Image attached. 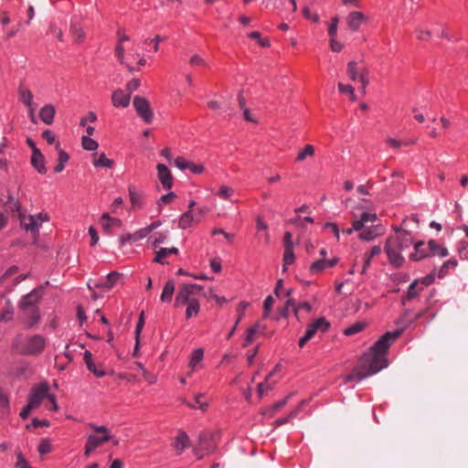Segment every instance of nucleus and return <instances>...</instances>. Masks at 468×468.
<instances>
[{
  "instance_id": "obj_24",
  "label": "nucleus",
  "mask_w": 468,
  "mask_h": 468,
  "mask_svg": "<svg viewBox=\"0 0 468 468\" xmlns=\"http://www.w3.org/2000/svg\"><path fill=\"white\" fill-rule=\"evenodd\" d=\"M120 279L121 274L119 272L112 271L107 275L105 281L101 282L99 286L105 290H110L115 286Z\"/></svg>"
},
{
  "instance_id": "obj_22",
  "label": "nucleus",
  "mask_w": 468,
  "mask_h": 468,
  "mask_svg": "<svg viewBox=\"0 0 468 468\" xmlns=\"http://www.w3.org/2000/svg\"><path fill=\"white\" fill-rule=\"evenodd\" d=\"M56 113L55 107L52 104H46L39 112L41 121L46 124H51Z\"/></svg>"
},
{
  "instance_id": "obj_45",
  "label": "nucleus",
  "mask_w": 468,
  "mask_h": 468,
  "mask_svg": "<svg viewBox=\"0 0 468 468\" xmlns=\"http://www.w3.org/2000/svg\"><path fill=\"white\" fill-rule=\"evenodd\" d=\"M70 32L77 41H80L84 37V33L80 26L77 24H71Z\"/></svg>"
},
{
  "instance_id": "obj_61",
  "label": "nucleus",
  "mask_w": 468,
  "mask_h": 468,
  "mask_svg": "<svg viewBox=\"0 0 468 468\" xmlns=\"http://www.w3.org/2000/svg\"><path fill=\"white\" fill-rule=\"evenodd\" d=\"M149 234V231L147 230L146 227L145 228H143L137 231H135L133 236V240L134 241H137V240H140V239H144L147 235Z\"/></svg>"
},
{
  "instance_id": "obj_8",
  "label": "nucleus",
  "mask_w": 468,
  "mask_h": 468,
  "mask_svg": "<svg viewBox=\"0 0 468 468\" xmlns=\"http://www.w3.org/2000/svg\"><path fill=\"white\" fill-rule=\"evenodd\" d=\"M215 436L210 433H200L198 436V445L194 450L197 459H201L205 453H211L215 451Z\"/></svg>"
},
{
  "instance_id": "obj_13",
  "label": "nucleus",
  "mask_w": 468,
  "mask_h": 468,
  "mask_svg": "<svg viewBox=\"0 0 468 468\" xmlns=\"http://www.w3.org/2000/svg\"><path fill=\"white\" fill-rule=\"evenodd\" d=\"M157 176L164 189H171L173 186L174 179L168 167L164 164H158L156 166Z\"/></svg>"
},
{
  "instance_id": "obj_30",
  "label": "nucleus",
  "mask_w": 468,
  "mask_h": 468,
  "mask_svg": "<svg viewBox=\"0 0 468 468\" xmlns=\"http://www.w3.org/2000/svg\"><path fill=\"white\" fill-rule=\"evenodd\" d=\"M311 326L317 332H325L330 326V323L324 317H319L310 324Z\"/></svg>"
},
{
  "instance_id": "obj_25",
  "label": "nucleus",
  "mask_w": 468,
  "mask_h": 468,
  "mask_svg": "<svg viewBox=\"0 0 468 468\" xmlns=\"http://www.w3.org/2000/svg\"><path fill=\"white\" fill-rule=\"evenodd\" d=\"M175 292V282L173 280H169L165 282L162 294L161 301L164 303H168L172 300L173 294Z\"/></svg>"
},
{
  "instance_id": "obj_6",
  "label": "nucleus",
  "mask_w": 468,
  "mask_h": 468,
  "mask_svg": "<svg viewBox=\"0 0 468 468\" xmlns=\"http://www.w3.org/2000/svg\"><path fill=\"white\" fill-rule=\"evenodd\" d=\"M88 426L94 431L95 433L101 434L98 436L96 434H90L87 437V441L85 445L84 455L85 457H89L90 453L96 450L100 445L109 441L112 440L111 431L103 425H96L94 423H88Z\"/></svg>"
},
{
  "instance_id": "obj_23",
  "label": "nucleus",
  "mask_w": 468,
  "mask_h": 468,
  "mask_svg": "<svg viewBox=\"0 0 468 468\" xmlns=\"http://www.w3.org/2000/svg\"><path fill=\"white\" fill-rule=\"evenodd\" d=\"M189 438L185 431H180L179 434L175 438L173 442L174 449L178 454H181L184 450L188 446Z\"/></svg>"
},
{
  "instance_id": "obj_39",
  "label": "nucleus",
  "mask_w": 468,
  "mask_h": 468,
  "mask_svg": "<svg viewBox=\"0 0 468 468\" xmlns=\"http://www.w3.org/2000/svg\"><path fill=\"white\" fill-rule=\"evenodd\" d=\"M144 325V314L142 312L135 328L136 348L140 346V335Z\"/></svg>"
},
{
  "instance_id": "obj_60",
  "label": "nucleus",
  "mask_w": 468,
  "mask_h": 468,
  "mask_svg": "<svg viewBox=\"0 0 468 468\" xmlns=\"http://www.w3.org/2000/svg\"><path fill=\"white\" fill-rule=\"evenodd\" d=\"M89 235L90 237V245L95 246L99 241V235L96 229L92 226L89 228Z\"/></svg>"
},
{
  "instance_id": "obj_20",
  "label": "nucleus",
  "mask_w": 468,
  "mask_h": 468,
  "mask_svg": "<svg viewBox=\"0 0 468 468\" xmlns=\"http://www.w3.org/2000/svg\"><path fill=\"white\" fill-rule=\"evenodd\" d=\"M129 197L133 209L141 208L143 207L144 194L138 192L136 187L133 185L128 187Z\"/></svg>"
},
{
  "instance_id": "obj_16",
  "label": "nucleus",
  "mask_w": 468,
  "mask_h": 468,
  "mask_svg": "<svg viewBox=\"0 0 468 468\" xmlns=\"http://www.w3.org/2000/svg\"><path fill=\"white\" fill-rule=\"evenodd\" d=\"M112 104L116 108H126L130 104V93H125L122 90L118 89L112 95Z\"/></svg>"
},
{
  "instance_id": "obj_51",
  "label": "nucleus",
  "mask_w": 468,
  "mask_h": 468,
  "mask_svg": "<svg viewBox=\"0 0 468 468\" xmlns=\"http://www.w3.org/2000/svg\"><path fill=\"white\" fill-rule=\"evenodd\" d=\"M190 162L182 156H178L174 160V165L180 170L184 171L188 168Z\"/></svg>"
},
{
  "instance_id": "obj_36",
  "label": "nucleus",
  "mask_w": 468,
  "mask_h": 468,
  "mask_svg": "<svg viewBox=\"0 0 468 468\" xmlns=\"http://www.w3.org/2000/svg\"><path fill=\"white\" fill-rule=\"evenodd\" d=\"M10 411L9 399L7 396L0 389V413L5 416Z\"/></svg>"
},
{
  "instance_id": "obj_59",
  "label": "nucleus",
  "mask_w": 468,
  "mask_h": 468,
  "mask_svg": "<svg viewBox=\"0 0 468 468\" xmlns=\"http://www.w3.org/2000/svg\"><path fill=\"white\" fill-rule=\"evenodd\" d=\"M140 87V80L138 79H133L129 81L126 85V93L132 94L133 91L136 90Z\"/></svg>"
},
{
  "instance_id": "obj_3",
  "label": "nucleus",
  "mask_w": 468,
  "mask_h": 468,
  "mask_svg": "<svg viewBox=\"0 0 468 468\" xmlns=\"http://www.w3.org/2000/svg\"><path fill=\"white\" fill-rule=\"evenodd\" d=\"M47 345V340L40 335H17L13 342L14 351L22 356H38Z\"/></svg>"
},
{
  "instance_id": "obj_43",
  "label": "nucleus",
  "mask_w": 468,
  "mask_h": 468,
  "mask_svg": "<svg viewBox=\"0 0 468 468\" xmlns=\"http://www.w3.org/2000/svg\"><path fill=\"white\" fill-rule=\"evenodd\" d=\"M38 452L43 455L51 451V443L48 439H42L38 445Z\"/></svg>"
},
{
  "instance_id": "obj_56",
  "label": "nucleus",
  "mask_w": 468,
  "mask_h": 468,
  "mask_svg": "<svg viewBox=\"0 0 468 468\" xmlns=\"http://www.w3.org/2000/svg\"><path fill=\"white\" fill-rule=\"evenodd\" d=\"M381 251H382L381 247L379 245H375L370 249V250H368L365 253V257H367L368 259H370L372 261V259L374 257L379 255Z\"/></svg>"
},
{
  "instance_id": "obj_46",
  "label": "nucleus",
  "mask_w": 468,
  "mask_h": 468,
  "mask_svg": "<svg viewBox=\"0 0 468 468\" xmlns=\"http://www.w3.org/2000/svg\"><path fill=\"white\" fill-rule=\"evenodd\" d=\"M124 51H125V49L123 47V43L117 41V44L115 47V54H116V57L121 64H125Z\"/></svg>"
},
{
  "instance_id": "obj_63",
  "label": "nucleus",
  "mask_w": 468,
  "mask_h": 468,
  "mask_svg": "<svg viewBox=\"0 0 468 468\" xmlns=\"http://www.w3.org/2000/svg\"><path fill=\"white\" fill-rule=\"evenodd\" d=\"M304 17L307 19L313 20L314 22L319 21V16L317 14H312L310 8L308 6H305L303 10Z\"/></svg>"
},
{
  "instance_id": "obj_14",
  "label": "nucleus",
  "mask_w": 468,
  "mask_h": 468,
  "mask_svg": "<svg viewBox=\"0 0 468 468\" xmlns=\"http://www.w3.org/2000/svg\"><path fill=\"white\" fill-rule=\"evenodd\" d=\"M338 262V258L335 257L330 260L319 259L313 262L310 266V272L312 274H318L327 268H332Z\"/></svg>"
},
{
  "instance_id": "obj_2",
  "label": "nucleus",
  "mask_w": 468,
  "mask_h": 468,
  "mask_svg": "<svg viewBox=\"0 0 468 468\" xmlns=\"http://www.w3.org/2000/svg\"><path fill=\"white\" fill-rule=\"evenodd\" d=\"M413 244L412 236L409 231L396 229V233L389 236L385 244V251L390 264L395 268L401 267L405 261L402 253Z\"/></svg>"
},
{
  "instance_id": "obj_41",
  "label": "nucleus",
  "mask_w": 468,
  "mask_h": 468,
  "mask_svg": "<svg viewBox=\"0 0 468 468\" xmlns=\"http://www.w3.org/2000/svg\"><path fill=\"white\" fill-rule=\"evenodd\" d=\"M176 197V195L174 192H169L165 195H163L159 200L157 201V205L159 207L170 204L174 201V199Z\"/></svg>"
},
{
  "instance_id": "obj_5",
  "label": "nucleus",
  "mask_w": 468,
  "mask_h": 468,
  "mask_svg": "<svg viewBox=\"0 0 468 468\" xmlns=\"http://www.w3.org/2000/svg\"><path fill=\"white\" fill-rule=\"evenodd\" d=\"M413 246L414 251L410 253V258L415 261L435 255L443 258L449 254L446 248L438 245L433 239H431L428 243L418 241Z\"/></svg>"
},
{
  "instance_id": "obj_4",
  "label": "nucleus",
  "mask_w": 468,
  "mask_h": 468,
  "mask_svg": "<svg viewBox=\"0 0 468 468\" xmlns=\"http://www.w3.org/2000/svg\"><path fill=\"white\" fill-rule=\"evenodd\" d=\"M11 199V209H16L18 213V218L20 221L21 227L27 231L30 232L34 235L38 234L39 229L42 224L48 220V217L42 213L37 215H25L20 211V207L16 201L13 198Z\"/></svg>"
},
{
  "instance_id": "obj_47",
  "label": "nucleus",
  "mask_w": 468,
  "mask_h": 468,
  "mask_svg": "<svg viewBox=\"0 0 468 468\" xmlns=\"http://www.w3.org/2000/svg\"><path fill=\"white\" fill-rule=\"evenodd\" d=\"M364 327H365L364 324H361V323L355 324L347 327L345 330V335H355V334L362 331L364 329Z\"/></svg>"
},
{
  "instance_id": "obj_50",
  "label": "nucleus",
  "mask_w": 468,
  "mask_h": 468,
  "mask_svg": "<svg viewBox=\"0 0 468 468\" xmlns=\"http://www.w3.org/2000/svg\"><path fill=\"white\" fill-rule=\"evenodd\" d=\"M234 190L227 186H221L219 187V190H218V196L220 197V198H223V199H228L232 194H233Z\"/></svg>"
},
{
  "instance_id": "obj_52",
  "label": "nucleus",
  "mask_w": 468,
  "mask_h": 468,
  "mask_svg": "<svg viewBox=\"0 0 468 468\" xmlns=\"http://www.w3.org/2000/svg\"><path fill=\"white\" fill-rule=\"evenodd\" d=\"M189 63L191 64V66L193 67H196V66H207V61L201 58L199 55H193L190 59H189Z\"/></svg>"
},
{
  "instance_id": "obj_1",
  "label": "nucleus",
  "mask_w": 468,
  "mask_h": 468,
  "mask_svg": "<svg viewBox=\"0 0 468 468\" xmlns=\"http://www.w3.org/2000/svg\"><path fill=\"white\" fill-rule=\"evenodd\" d=\"M400 331L388 332L383 335L365 353L356 367L348 374L345 382L353 380L361 381L367 377L373 376L388 367L387 352L391 345L399 335Z\"/></svg>"
},
{
  "instance_id": "obj_15",
  "label": "nucleus",
  "mask_w": 468,
  "mask_h": 468,
  "mask_svg": "<svg viewBox=\"0 0 468 468\" xmlns=\"http://www.w3.org/2000/svg\"><path fill=\"white\" fill-rule=\"evenodd\" d=\"M384 233V229L380 225H374L373 227L364 228L363 231L359 234V239L364 241H371L377 237Z\"/></svg>"
},
{
  "instance_id": "obj_28",
  "label": "nucleus",
  "mask_w": 468,
  "mask_h": 468,
  "mask_svg": "<svg viewBox=\"0 0 468 468\" xmlns=\"http://www.w3.org/2000/svg\"><path fill=\"white\" fill-rule=\"evenodd\" d=\"M195 222V218L190 210L183 213L178 220V227L182 229H186L191 227L192 223Z\"/></svg>"
},
{
  "instance_id": "obj_27",
  "label": "nucleus",
  "mask_w": 468,
  "mask_h": 468,
  "mask_svg": "<svg viewBox=\"0 0 468 468\" xmlns=\"http://www.w3.org/2000/svg\"><path fill=\"white\" fill-rule=\"evenodd\" d=\"M204 397H205L204 393H198L195 396V404L186 402V401H184V402L186 404L187 407H189L191 409L198 408L202 411H205L207 408L208 403L207 400L204 399Z\"/></svg>"
},
{
  "instance_id": "obj_33",
  "label": "nucleus",
  "mask_w": 468,
  "mask_h": 468,
  "mask_svg": "<svg viewBox=\"0 0 468 468\" xmlns=\"http://www.w3.org/2000/svg\"><path fill=\"white\" fill-rule=\"evenodd\" d=\"M69 156L65 151L59 150L58 157V164L54 167V171L56 173L62 172L65 167V164L69 161Z\"/></svg>"
},
{
  "instance_id": "obj_21",
  "label": "nucleus",
  "mask_w": 468,
  "mask_h": 468,
  "mask_svg": "<svg viewBox=\"0 0 468 468\" xmlns=\"http://www.w3.org/2000/svg\"><path fill=\"white\" fill-rule=\"evenodd\" d=\"M19 98H20V101L28 107L29 109V114L31 116V120L34 122V107L32 105V101H33V94L32 92L27 90V89H25V88H20L19 89Z\"/></svg>"
},
{
  "instance_id": "obj_35",
  "label": "nucleus",
  "mask_w": 468,
  "mask_h": 468,
  "mask_svg": "<svg viewBox=\"0 0 468 468\" xmlns=\"http://www.w3.org/2000/svg\"><path fill=\"white\" fill-rule=\"evenodd\" d=\"M314 154V147L311 144H306L304 148L299 152L296 156L297 162H303L305 158L311 157Z\"/></svg>"
},
{
  "instance_id": "obj_44",
  "label": "nucleus",
  "mask_w": 468,
  "mask_h": 468,
  "mask_svg": "<svg viewBox=\"0 0 468 468\" xmlns=\"http://www.w3.org/2000/svg\"><path fill=\"white\" fill-rule=\"evenodd\" d=\"M457 265V261L454 260H449L445 261L439 271V277L446 275L449 268H454Z\"/></svg>"
},
{
  "instance_id": "obj_38",
  "label": "nucleus",
  "mask_w": 468,
  "mask_h": 468,
  "mask_svg": "<svg viewBox=\"0 0 468 468\" xmlns=\"http://www.w3.org/2000/svg\"><path fill=\"white\" fill-rule=\"evenodd\" d=\"M295 260V255L293 252V248L284 249V254H283V271H286V266L291 265L293 263Z\"/></svg>"
},
{
  "instance_id": "obj_40",
  "label": "nucleus",
  "mask_w": 468,
  "mask_h": 468,
  "mask_svg": "<svg viewBox=\"0 0 468 468\" xmlns=\"http://www.w3.org/2000/svg\"><path fill=\"white\" fill-rule=\"evenodd\" d=\"M170 255L167 248H161L159 250L155 252V257L154 259V262H158L161 264H165V258Z\"/></svg>"
},
{
  "instance_id": "obj_54",
  "label": "nucleus",
  "mask_w": 468,
  "mask_h": 468,
  "mask_svg": "<svg viewBox=\"0 0 468 468\" xmlns=\"http://www.w3.org/2000/svg\"><path fill=\"white\" fill-rule=\"evenodd\" d=\"M324 229H329L337 240L340 239V230L335 222H326L324 225Z\"/></svg>"
},
{
  "instance_id": "obj_62",
  "label": "nucleus",
  "mask_w": 468,
  "mask_h": 468,
  "mask_svg": "<svg viewBox=\"0 0 468 468\" xmlns=\"http://www.w3.org/2000/svg\"><path fill=\"white\" fill-rule=\"evenodd\" d=\"M188 169L193 174H197V175L202 174L204 172V170H205L203 165H201V164H194V163H190L189 164Z\"/></svg>"
},
{
  "instance_id": "obj_18",
  "label": "nucleus",
  "mask_w": 468,
  "mask_h": 468,
  "mask_svg": "<svg viewBox=\"0 0 468 468\" xmlns=\"http://www.w3.org/2000/svg\"><path fill=\"white\" fill-rule=\"evenodd\" d=\"M31 164L38 173L45 174L47 172L45 157L37 147H34L33 149Z\"/></svg>"
},
{
  "instance_id": "obj_57",
  "label": "nucleus",
  "mask_w": 468,
  "mask_h": 468,
  "mask_svg": "<svg viewBox=\"0 0 468 468\" xmlns=\"http://www.w3.org/2000/svg\"><path fill=\"white\" fill-rule=\"evenodd\" d=\"M300 310H304L307 313H311L312 312V306L307 302H303V303H299L294 308V314H295V316L298 317V314H299Z\"/></svg>"
},
{
  "instance_id": "obj_37",
  "label": "nucleus",
  "mask_w": 468,
  "mask_h": 468,
  "mask_svg": "<svg viewBox=\"0 0 468 468\" xmlns=\"http://www.w3.org/2000/svg\"><path fill=\"white\" fill-rule=\"evenodd\" d=\"M81 145L87 151H95L99 144L98 143L91 139L90 136L83 135L81 138Z\"/></svg>"
},
{
  "instance_id": "obj_10",
  "label": "nucleus",
  "mask_w": 468,
  "mask_h": 468,
  "mask_svg": "<svg viewBox=\"0 0 468 468\" xmlns=\"http://www.w3.org/2000/svg\"><path fill=\"white\" fill-rule=\"evenodd\" d=\"M137 114L146 122L151 123L154 118L153 111L145 98L135 96L133 101Z\"/></svg>"
},
{
  "instance_id": "obj_42",
  "label": "nucleus",
  "mask_w": 468,
  "mask_h": 468,
  "mask_svg": "<svg viewBox=\"0 0 468 468\" xmlns=\"http://www.w3.org/2000/svg\"><path fill=\"white\" fill-rule=\"evenodd\" d=\"M271 377V373L266 377L265 382L258 385V393L260 397H262L265 392L271 389V385L269 383V378Z\"/></svg>"
},
{
  "instance_id": "obj_31",
  "label": "nucleus",
  "mask_w": 468,
  "mask_h": 468,
  "mask_svg": "<svg viewBox=\"0 0 468 468\" xmlns=\"http://www.w3.org/2000/svg\"><path fill=\"white\" fill-rule=\"evenodd\" d=\"M423 290V287L420 285L419 281H414L412 283L410 284L407 292V300L410 301L413 298H415L421 291Z\"/></svg>"
},
{
  "instance_id": "obj_48",
  "label": "nucleus",
  "mask_w": 468,
  "mask_h": 468,
  "mask_svg": "<svg viewBox=\"0 0 468 468\" xmlns=\"http://www.w3.org/2000/svg\"><path fill=\"white\" fill-rule=\"evenodd\" d=\"M16 467L17 468H31L30 465L27 463V462L26 461L22 452H16Z\"/></svg>"
},
{
  "instance_id": "obj_32",
  "label": "nucleus",
  "mask_w": 468,
  "mask_h": 468,
  "mask_svg": "<svg viewBox=\"0 0 468 468\" xmlns=\"http://www.w3.org/2000/svg\"><path fill=\"white\" fill-rule=\"evenodd\" d=\"M93 165L96 167H105L111 168L113 165V162L109 159L105 154H101L98 158H95L92 162Z\"/></svg>"
},
{
  "instance_id": "obj_19",
  "label": "nucleus",
  "mask_w": 468,
  "mask_h": 468,
  "mask_svg": "<svg viewBox=\"0 0 468 468\" xmlns=\"http://www.w3.org/2000/svg\"><path fill=\"white\" fill-rule=\"evenodd\" d=\"M378 219V216L376 213L372 212H363L360 216L359 219L355 220V229L356 230H362L367 227V223H374Z\"/></svg>"
},
{
  "instance_id": "obj_26",
  "label": "nucleus",
  "mask_w": 468,
  "mask_h": 468,
  "mask_svg": "<svg viewBox=\"0 0 468 468\" xmlns=\"http://www.w3.org/2000/svg\"><path fill=\"white\" fill-rule=\"evenodd\" d=\"M101 225L104 231L109 233L112 228L121 225V220L118 218H111L108 214L105 213L101 217Z\"/></svg>"
},
{
  "instance_id": "obj_7",
  "label": "nucleus",
  "mask_w": 468,
  "mask_h": 468,
  "mask_svg": "<svg viewBox=\"0 0 468 468\" xmlns=\"http://www.w3.org/2000/svg\"><path fill=\"white\" fill-rule=\"evenodd\" d=\"M203 287L198 284H184L182 285L176 296L175 303L176 306L187 304L192 301L198 299Z\"/></svg>"
},
{
  "instance_id": "obj_64",
  "label": "nucleus",
  "mask_w": 468,
  "mask_h": 468,
  "mask_svg": "<svg viewBox=\"0 0 468 468\" xmlns=\"http://www.w3.org/2000/svg\"><path fill=\"white\" fill-rule=\"evenodd\" d=\"M89 371L93 373L98 378H102L105 376V371L101 368H99L95 363L91 364L90 368H88Z\"/></svg>"
},
{
  "instance_id": "obj_58",
  "label": "nucleus",
  "mask_w": 468,
  "mask_h": 468,
  "mask_svg": "<svg viewBox=\"0 0 468 468\" xmlns=\"http://www.w3.org/2000/svg\"><path fill=\"white\" fill-rule=\"evenodd\" d=\"M416 33H417V37L421 41H426V40L430 39V37H431V32L430 30L417 28Z\"/></svg>"
},
{
  "instance_id": "obj_55",
  "label": "nucleus",
  "mask_w": 468,
  "mask_h": 468,
  "mask_svg": "<svg viewBox=\"0 0 468 468\" xmlns=\"http://www.w3.org/2000/svg\"><path fill=\"white\" fill-rule=\"evenodd\" d=\"M338 21H339V19L337 16L333 17L331 20V24L329 25V27H328V34L331 37H333L336 35Z\"/></svg>"
},
{
  "instance_id": "obj_9",
  "label": "nucleus",
  "mask_w": 468,
  "mask_h": 468,
  "mask_svg": "<svg viewBox=\"0 0 468 468\" xmlns=\"http://www.w3.org/2000/svg\"><path fill=\"white\" fill-rule=\"evenodd\" d=\"M40 297V291L36 289L25 295L20 303V308L23 311L32 309V322L30 323V325H33L38 321L39 316L37 311L35 309V305L39 301Z\"/></svg>"
},
{
  "instance_id": "obj_11",
  "label": "nucleus",
  "mask_w": 468,
  "mask_h": 468,
  "mask_svg": "<svg viewBox=\"0 0 468 468\" xmlns=\"http://www.w3.org/2000/svg\"><path fill=\"white\" fill-rule=\"evenodd\" d=\"M347 75L353 81L359 80L361 84L368 85L369 80L367 78L368 71L364 67H358L356 61L347 63Z\"/></svg>"
},
{
  "instance_id": "obj_53",
  "label": "nucleus",
  "mask_w": 468,
  "mask_h": 468,
  "mask_svg": "<svg viewBox=\"0 0 468 468\" xmlns=\"http://www.w3.org/2000/svg\"><path fill=\"white\" fill-rule=\"evenodd\" d=\"M273 303L274 299L271 295H269L265 298L263 302L264 316H267L269 314L272 308Z\"/></svg>"
},
{
  "instance_id": "obj_49",
  "label": "nucleus",
  "mask_w": 468,
  "mask_h": 468,
  "mask_svg": "<svg viewBox=\"0 0 468 468\" xmlns=\"http://www.w3.org/2000/svg\"><path fill=\"white\" fill-rule=\"evenodd\" d=\"M13 316V307L11 305L6 306V308L0 312V321L8 322L12 319Z\"/></svg>"
},
{
  "instance_id": "obj_29",
  "label": "nucleus",
  "mask_w": 468,
  "mask_h": 468,
  "mask_svg": "<svg viewBox=\"0 0 468 468\" xmlns=\"http://www.w3.org/2000/svg\"><path fill=\"white\" fill-rule=\"evenodd\" d=\"M203 357L204 350L202 348H197L193 351L189 362V367H191L192 371H194L197 368V364L203 360Z\"/></svg>"
},
{
  "instance_id": "obj_34",
  "label": "nucleus",
  "mask_w": 468,
  "mask_h": 468,
  "mask_svg": "<svg viewBox=\"0 0 468 468\" xmlns=\"http://www.w3.org/2000/svg\"><path fill=\"white\" fill-rule=\"evenodd\" d=\"M187 308L186 311V317L187 319L191 318L194 315H197L200 311V304L198 302V299L192 301L191 303H187Z\"/></svg>"
},
{
  "instance_id": "obj_12",
  "label": "nucleus",
  "mask_w": 468,
  "mask_h": 468,
  "mask_svg": "<svg viewBox=\"0 0 468 468\" xmlns=\"http://www.w3.org/2000/svg\"><path fill=\"white\" fill-rule=\"evenodd\" d=\"M49 386L47 382H42L33 387L29 393L28 402L36 408L38 407L41 401L48 398Z\"/></svg>"
},
{
  "instance_id": "obj_17",
  "label": "nucleus",
  "mask_w": 468,
  "mask_h": 468,
  "mask_svg": "<svg viewBox=\"0 0 468 468\" xmlns=\"http://www.w3.org/2000/svg\"><path fill=\"white\" fill-rule=\"evenodd\" d=\"M366 20V16L362 12L353 11L349 13L346 18L347 26L349 29L352 31H357L363 23Z\"/></svg>"
}]
</instances>
